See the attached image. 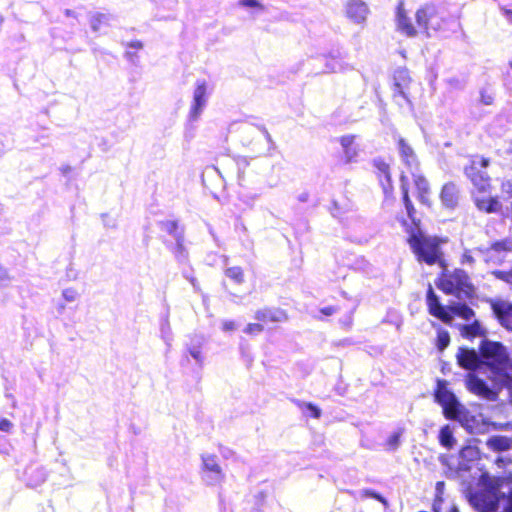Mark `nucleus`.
Returning <instances> with one entry per match:
<instances>
[{"instance_id": "nucleus-17", "label": "nucleus", "mask_w": 512, "mask_h": 512, "mask_svg": "<svg viewBox=\"0 0 512 512\" xmlns=\"http://www.w3.org/2000/svg\"><path fill=\"white\" fill-rule=\"evenodd\" d=\"M397 29L408 37H415L417 35V30L402 9H399L397 14Z\"/></svg>"}, {"instance_id": "nucleus-31", "label": "nucleus", "mask_w": 512, "mask_h": 512, "mask_svg": "<svg viewBox=\"0 0 512 512\" xmlns=\"http://www.w3.org/2000/svg\"><path fill=\"white\" fill-rule=\"evenodd\" d=\"M227 276L237 282L242 280V271L239 268L233 267L227 270Z\"/></svg>"}, {"instance_id": "nucleus-2", "label": "nucleus", "mask_w": 512, "mask_h": 512, "mask_svg": "<svg viewBox=\"0 0 512 512\" xmlns=\"http://www.w3.org/2000/svg\"><path fill=\"white\" fill-rule=\"evenodd\" d=\"M436 400L443 407L446 418L458 420L472 433H485L488 431L489 423L485 422L482 415L467 416L463 406L457 401L456 397L447 388L444 381H438Z\"/></svg>"}, {"instance_id": "nucleus-13", "label": "nucleus", "mask_w": 512, "mask_h": 512, "mask_svg": "<svg viewBox=\"0 0 512 512\" xmlns=\"http://www.w3.org/2000/svg\"><path fill=\"white\" fill-rule=\"evenodd\" d=\"M460 462H459V469L460 470H468L471 468V465L479 460L480 458V451L475 446H466L460 451Z\"/></svg>"}, {"instance_id": "nucleus-21", "label": "nucleus", "mask_w": 512, "mask_h": 512, "mask_svg": "<svg viewBox=\"0 0 512 512\" xmlns=\"http://www.w3.org/2000/svg\"><path fill=\"white\" fill-rule=\"evenodd\" d=\"M440 197L445 206L453 207L457 201V193L455 186L452 184L444 185Z\"/></svg>"}, {"instance_id": "nucleus-34", "label": "nucleus", "mask_w": 512, "mask_h": 512, "mask_svg": "<svg viewBox=\"0 0 512 512\" xmlns=\"http://www.w3.org/2000/svg\"><path fill=\"white\" fill-rule=\"evenodd\" d=\"M306 409L308 412L311 413V415L314 417V418H319L320 417V410L314 406L313 404H307L306 405Z\"/></svg>"}, {"instance_id": "nucleus-10", "label": "nucleus", "mask_w": 512, "mask_h": 512, "mask_svg": "<svg viewBox=\"0 0 512 512\" xmlns=\"http://www.w3.org/2000/svg\"><path fill=\"white\" fill-rule=\"evenodd\" d=\"M466 385L469 391L478 396L488 400L495 399L496 394L481 379L473 374L468 375Z\"/></svg>"}, {"instance_id": "nucleus-14", "label": "nucleus", "mask_w": 512, "mask_h": 512, "mask_svg": "<svg viewBox=\"0 0 512 512\" xmlns=\"http://www.w3.org/2000/svg\"><path fill=\"white\" fill-rule=\"evenodd\" d=\"M256 319L263 323H278L287 320V315L284 311L279 309H264L256 313Z\"/></svg>"}, {"instance_id": "nucleus-8", "label": "nucleus", "mask_w": 512, "mask_h": 512, "mask_svg": "<svg viewBox=\"0 0 512 512\" xmlns=\"http://www.w3.org/2000/svg\"><path fill=\"white\" fill-rule=\"evenodd\" d=\"M208 88L209 85L205 79H199L196 81L195 88L193 90V101L190 108L191 119H198L204 109L207 103Z\"/></svg>"}, {"instance_id": "nucleus-28", "label": "nucleus", "mask_w": 512, "mask_h": 512, "mask_svg": "<svg viewBox=\"0 0 512 512\" xmlns=\"http://www.w3.org/2000/svg\"><path fill=\"white\" fill-rule=\"evenodd\" d=\"M126 47H127V55L132 58V56L134 55V52L131 51V50H135V51H139L143 48V44L138 41V40H134V41H130V42H127L126 43Z\"/></svg>"}, {"instance_id": "nucleus-1", "label": "nucleus", "mask_w": 512, "mask_h": 512, "mask_svg": "<svg viewBox=\"0 0 512 512\" xmlns=\"http://www.w3.org/2000/svg\"><path fill=\"white\" fill-rule=\"evenodd\" d=\"M481 483L485 493L475 494L471 503L480 512H512V481L495 479L482 475Z\"/></svg>"}, {"instance_id": "nucleus-6", "label": "nucleus", "mask_w": 512, "mask_h": 512, "mask_svg": "<svg viewBox=\"0 0 512 512\" xmlns=\"http://www.w3.org/2000/svg\"><path fill=\"white\" fill-rule=\"evenodd\" d=\"M408 243L413 252L419 256H438L444 253L442 246L446 241L437 237L424 236L418 228H414L409 232Z\"/></svg>"}, {"instance_id": "nucleus-47", "label": "nucleus", "mask_w": 512, "mask_h": 512, "mask_svg": "<svg viewBox=\"0 0 512 512\" xmlns=\"http://www.w3.org/2000/svg\"><path fill=\"white\" fill-rule=\"evenodd\" d=\"M510 65H511V67H512V61L510 62Z\"/></svg>"}, {"instance_id": "nucleus-12", "label": "nucleus", "mask_w": 512, "mask_h": 512, "mask_svg": "<svg viewBox=\"0 0 512 512\" xmlns=\"http://www.w3.org/2000/svg\"><path fill=\"white\" fill-rule=\"evenodd\" d=\"M457 360L461 367L468 370H475L482 363L474 350L460 348L457 354Z\"/></svg>"}, {"instance_id": "nucleus-9", "label": "nucleus", "mask_w": 512, "mask_h": 512, "mask_svg": "<svg viewBox=\"0 0 512 512\" xmlns=\"http://www.w3.org/2000/svg\"><path fill=\"white\" fill-rule=\"evenodd\" d=\"M368 13V7L361 0H349L346 3L347 17L357 24L364 23L367 19Z\"/></svg>"}, {"instance_id": "nucleus-45", "label": "nucleus", "mask_w": 512, "mask_h": 512, "mask_svg": "<svg viewBox=\"0 0 512 512\" xmlns=\"http://www.w3.org/2000/svg\"><path fill=\"white\" fill-rule=\"evenodd\" d=\"M504 187H507V192L508 193H512V184L511 183L505 184Z\"/></svg>"}, {"instance_id": "nucleus-43", "label": "nucleus", "mask_w": 512, "mask_h": 512, "mask_svg": "<svg viewBox=\"0 0 512 512\" xmlns=\"http://www.w3.org/2000/svg\"><path fill=\"white\" fill-rule=\"evenodd\" d=\"M443 486H444L443 482H438L436 484V490H437L438 493H441Z\"/></svg>"}, {"instance_id": "nucleus-38", "label": "nucleus", "mask_w": 512, "mask_h": 512, "mask_svg": "<svg viewBox=\"0 0 512 512\" xmlns=\"http://www.w3.org/2000/svg\"><path fill=\"white\" fill-rule=\"evenodd\" d=\"M495 252H512V249L506 246V243H497L494 247Z\"/></svg>"}, {"instance_id": "nucleus-44", "label": "nucleus", "mask_w": 512, "mask_h": 512, "mask_svg": "<svg viewBox=\"0 0 512 512\" xmlns=\"http://www.w3.org/2000/svg\"><path fill=\"white\" fill-rule=\"evenodd\" d=\"M425 259H426V261H427V263H428L429 265H432V264H434V263L436 262V260H437L438 258H432V257H429V258H425Z\"/></svg>"}, {"instance_id": "nucleus-42", "label": "nucleus", "mask_w": 512, "mask_h": 512, "mask_svg": "<svg viewBox=\"0 0 512 512\" xmlns=\"http://www.w3.org/2000/svg\"><path fill=\"white\" fill-rule=\"evenodd\" d=\"M191 355L194 359L200 360V352L199 351H192Z\"/></svg>"}, {"instance_id": "nucleus-29", "label": "nucleus", "mask_w": 512, "mask_h": 512, "mask_svg": "<svg viewBox=\"0 0 512 512\" xmlns=\"http://www.w3.org/2000/svg\"><path fill=\"white\" fill-rule=\"evenodd\" d=\"M245 333L256 335L263 331V325L260 323H250L245 328Z\"/></svg>"}, {"instance_id": "nucleus-4", "label": "nucleus", "mask_w": 512, "mask_h": 512, "mask_svg": "<svg viewBox=\"0 0 512 512\" xmlns=\"http://www.w3.org/2000/svg\"><path fill=\"white\" fill-rule=\"evenodd\" d=\"M439 264L444 272L440 278L438 287L443 292L455 295L458 298H469L473 295L474 288L463 271L456 270L454 273H449L442 261H440Z\"/></svg>"}, {"instance_id": "nucleus-37", "label": "nucleus", "mask_w": 512, "mask_h": 512, "mask_svg": "<svg viewBox=\"0 0 512 512\" xmlns=\"http://www.w3.org/2000/svg\"><path fill=\"white\" fill-rule=\"evenodd\" d=\"M402 181H403V182L405 181V176H402ZM403 190H404V201H405V205H406V208H407V211H408L409 216H411L410 201H409L408 194H407V190L405 189V184H404V183H403Z\"/></svg>"}, {"instance_id": "nucleus-20", "label": "nucleus", "mask_w": 512, "mask_h": 512, "mask_svg": "<svg viewBox=\"0 0 512 512\" xmlns=\"http://www.w3.org/2000/svg\"><path fill=\"white\" fill-rule=\"evenodd\" d=\"M433 17V12L427 8H421L417 10L415 14L417 25L420 29L424 30L427 34H429V29L431 28L430 22Z\"/></svg>"}, {"instance_id": "nucleus-15", "label": "nucleus", "mask_w": 512, "mask_h": 512, "mask_svg": "<svg viewBox=\"0 0 512 512\" xmlns=\"http://www.w3.org/2000/svg\"><path fill=\"white\" fill-rule=\"evenodd\" d=\"M413 180L418 198L422 203L428 204L430 202V189L427 180L420 173H413Z\"/></svg>"}, {"instance_id": "nucleus-19", "label": "nucleus", "mask_w": 512, "mask_h": 512, "mask_svg": "<svg viewBox=\"0 0 512 512\" xmlns=\"http://www.w3.org/2000/svg\"><path fill=\"white\" fill-rule=\"evenodd\" d=\"M398 145L400 156L405 164L410 167H417V158L411 146L408 145L403 139L399 140Z\"/></svg>"}, {"instance_id": "nucleus-16", "label": "nucleus", "mask_w": 512, "mask_h": 512, "mask_svg": "<svg viewBox=\"0 0 512 512\" xmlns=\"http://www.w3.org/2000/svg\"><path fill=\"white\" fill-rule=\"evenodd\" d=\"M340 144L343 149L346 162H351L357 157V149L354 146L355 137L353 135H345L340 138Z\"/></svg>"}, {"instance_id": "nucleus-32", "label": "nucleus", "mask_w": 512, "mask_h": 512, "mask_svg": "<svg viewBox=\"0 0 512 512\" xmlns=\"http://www.w3.org/2000/svg\"><path fill=\"white\" fill-rule=\"evenodd\" d=\"M63 297L68 302H74L78 298V292L73 288H67L63 291Z\"/></svg>"}, {"instance_id": "nucleus-3", "label": "nucleus", "mask_w": 512, "mask_h": 512, "mask_svg": "<svg viewBox=\"0 0 512 512\" xmlns=\"http://www.w3.org/2000/svg\"><path fill=\"white\" fill-rule=\"evenodd\" d=\"M483 364L495 374L494 380L501 385L512 387L509 370L512 365L506 348L499 342L484 341L481 345Z\"/></svg>"}, {"instance_id": "nucleus-11", "label": "nucleus", "mask_w": 512, "mask_h": 512, "mask_svg": "<svg viewBox=\"0 0 512 512\" xmlns=\"http://www.w3.org/2000/svg\"><path fill=\"white\" fill-rule=\"evenodd\" d=\"M492 309L500 323L507 329L512 330V303L497 301L492 304Z\"/></svg>"}, {"instance_id": "nucleus-39", "label": "nucleus", "mask_w": 512, "mask_h": 512, "mask_svg": "<svg viewBox=\"0 0 512 512\" xmlns=\"http://www.w3.org/2000/svg\"><path fill=\"white\" fill-rule=\"evenodd\" d=\"M496 275L512 283V270L510 272H497Z\"/></svg>"}, {"instance_id": "nucleus-18", "label": "nucleus", "mask_w": 512, "mask_h": 512, "mask_svg": "<svg viewBox=\"0 0 512 512\" xmlns=\"http://www.w3.org/2000/svg\"><path fill=\"white\" fill-rule=\"evenodd\" d=\"M476 205L480 210L486 212H496L500 208V203L497 199L486 195L475 196Z\"/></svg>"}, {"instance_id": "nucleus-22", "label": "nucleus", "mask_w": 512, "mask_h": 512, "mask_svg": "<svg viewBox=\"0 0 512 512\" xmlns=\"http://www.w3.org/2000/svg\"><path fill=\"white\" fill-rule=\"evenodd\" d=\"M487 445L489 448L495 450V451H504L510 448L511 441L510 439L503 437V436H495L491 437L487 441Z\"/></svg>"}, {"instance_id": "nucleus-5", "label": "nucleus", "mask_w": 512, "mask_h": 512, "mask_svg": "<svg viewBox=\"0 0 512 512\" xmlns=\"http://www.w3.org/2000/svg\"><path fill=\"white\" fill-rule=\"evenodd\" d=\"M427 304L430 314L447 324L451 323L455 315L467 321L474 316L473 310L463 304L442 306L431 287H429L427 294Z\"/></svg>"}, {"instance_id": "nucleus-41", "label": "nucleus", "mask_w": 512, "mask_h": 512, "mask_svg": "<svg viewBox=\"0 0 512 512\" xmlns=\"http://www.w3.org/2000/svg\"><path fill=\"white\" fill-rule=\"evenodd\" d=\"M380 169L385 173L386 178L389 179L388 166L386 164H382Z\"/></svg>"}, {"instance_id": "nucleus-36", "label": "nucleus", "mask_w": 512, "mask_h": 512, "mask_svg": "<svg viewBox=\"0 0 512 512\" xmlns=\"http://www.w3.org/2000/svg\"><path fill=\"white\" fill-rule=\"evenodd\" d=\"M222 329L226 332H230L236 329V324L234 321H224L222 324Z\"/></svg>"}, {"instance_id": "nucleus-7", "label": "nucleus", "mask_w": 512, "mask_h": 512, "mask_svg": "<svg viewBox=\"0 0 512 512\" xmlns=\"http://www.w3.org/2000/svg\"><path fill=\"white\" fill-rule=\"evenodd\" d=\"M201 461L202 478L206 484L210 486L221 484L224 479V473L219 464L218 457L214 454L203 453Z\"/></svg>"}, {"instance_id": "nucleus-35", "label": "nucleus", "mask_w": 512, "mask_h": 512, "mask_svg": "<svg viewBox=\"0 0 512 512\" xmlns=\"http://www.w3.org/2000/svg\"><path fill=\"white\" fill-rule=\"evenodd\" d=\"M472 180H473L474 184L476 186H478L477 178L472 177ZM480 181H481V184H479V190H480V192H484L486 190V188L489 186V184H488L487 180H484L482 178V176H480Z\"/></svg>"}, {"instance_id": "nucleus-46", "label": "nucleus", "mask_w": 512, "mask_h": 512, "mask_svg": "<svg viewBox=\"0 0 512 512\" xmlns=\"http://www.w3.org/2000/svg\"><path fill=\"white\" fill-rule=\"evenodd\" d=\"M2 22V17L0 16V23Z\"/></svg>"}, {"instance_id": "nucleus-25", "label": "nucleus", "mask_w": 512, "mask_h": 512, "mask_svg": "<svg viewBox=\"0 0 512 512\" xmlns=\"http://www.w3.org/2000/svg\"><path fill=\"white\" fill-rule=\"evenodd\" d=\"M402 433L400 431L394 432L388 436L385 441V449L388 451H395L401 442Z\"/></svg>"}, {"instance_id": "nucleus-26", "label": "nucleus", "mask_w": 512, "mask_h": 512, "mask_svg": "<svg viewBox=\"0 0 512 512\" xmlns=\"http://www.w3.org/2000/svg\"><path fill=\"white\" fill-rule=\"evenodd\" d=\"M483 333V329L478 322H475L472 325L464 326L462 328V334L467 337H476Z\"/></svg>"}, {"instance_id": "nucleus-27", "label": "nucleus", "mask_w": 512, "mask_h": 512, "mask_svg": "<svg viewBox=\"0 0 512 512\" xmlns=\"http://www.w3.org/2000/svg\"><path fill=\"white\" fill-rule=\"evenodd\" d=\"M450 343V336L447 331L439 330L437 335V347L440 351L444 350Z\"/></svg>"}, {"instance_id": "nucleus-40", "label": "nucleus", "mask_w": 512, "mask_h": 512, "mask_svg": "<svg viewBox=\"0 0 512 512\" xmlns=\"http://www.w3.org/2000/svg\"><path fill=\"white\" fill-rule=\"evenodd\" d=\"M473 164L474 165H479L482 168H486L488 166V160H486L484 158H481V159H479L477 161H474Z\"/></svg>"}, {"instance_id": "nucleus-23", "label": "nucleus", "mask_w": 512, "mask_h": 512, "mask_svg": "<svg viewBox=\"0 0 512 512\" xmlns=\"http://www.w3.org/2000/svg\"><path fill=\"white\" fill-rule=\"evenodd\" d=\"M439 440H440V443L444 447H446V448L453 447L455 440H454L453 432H452L450 426L446 425V426L442 427V429L440 430V434H439Z\"/></svg>"}, {"instance_id": "nucleus-30", "label": "nucleus", "mask_w": 512, "mask_h": 512, "mask_svg": "<svg viewBox=\"0 0 512 512\" xmlns=\"http://www.w3.org/2000/svg\"><path fill=\"white\" fill-rule=\"evenodd\" d=\"M239 5L244 8L261 9L262 5L258 0H239Z\"/></svg>"}, {"instance_id": "nucleus-33", "label": "nucleus", "mask_w": 512, "mask_h": 512, "mask_svg": "<svg viewBox=\"0 0 512 512\" xmlns=\"http://www.w3.org/2000/svg\"><path fill=\"white\" fill-rule=\"evenodd\" d=\"M13 428V424L6 418H0V430L4 432H10Z\"/></svg>"}, {"instance_id": "nucleus-24", "label": "nucleus", "mask_w": 512, "mask_h": 512, "mask_svg": "<svg viewBox=\"0 0 512 512\" xmlns=\"http://www.w3.org/2000/svg\"><path fill=\"white\" fill-rule=\"evenodd\" d=\"M434 512H458L457 507L452 502H445L439 495L433 504Z\"/></svg>"}]
</instances>
